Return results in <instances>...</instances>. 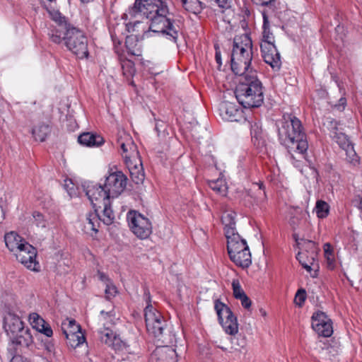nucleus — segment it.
Returning <instances> with one entry per match:
<instances>
[{"label":"nucleus","instance_id":"obj_1","mask_svg":"<svg viewBox=\"0 0 362 362\" xmlns=\"http://www.w3.org/2000/svg\"><path fill=\"white\" fill-rule=\"evenodd\" d=\"M169 9L163 0H135L125 16L130 18L141 17L150 21L149 30L169 35L176 42L177 31L173 28V21L169 18Z\"/></svg>","mask_w":362,"mask_h":362},{"label":"nucleus","instance_id":"obj_2","mask_svg":"<svg viewBox=\"0 0 362 362\" xmlns=\"http://www.w3.org/2000/svg\"><path fill=\"white\" fill-rule=\"evenodd\" d=\"M278 129L279 139L290 153L304 154L308 148L307 136L302 123L293 115H284Z\"/></svg>","mask_w":362,"mask_h":362},{"label":"nucleus","instance_id":"obj_3","mask_svg":"<svg viewBox=\"0 0 362 362\" xmlns=\"http://www.w3.org/2000/svg\"><path fill=\"white\" fill-rule=\"evenodd\" d=\"M144 297L147 303L144 309V317L148 333L158 344H172L176 342L175 334L171 331V327H168L160 313L151 304L148 290H144Z\"/></svg>","mask_w":362,"mask_h":362},{"label":"nucleus","instance_id":"obj_4","mask_svg":"<svg viewBox=\"0 0 362 362\" xmlns=\"http://www.w3.org/2000/svg\"><path fill=\"white\" fill-rule=\"evenodd\" d=\"M238 103L245 108L258 107L264 100L262 84L255 70L241 76L235 90Z\"/></svg>","mask_w":362,"mask_h":362},{"label":"nucleus","instance_id":"obj_5","mask_svg":"<svg viewBox=\"0 0 362 362\" xmlns=\"http://www.w3.org/2000/svg\"><path fill=\"white\" fill-rule=\"evenodd\" d=\"M51 41L55 44L64 42L67 49L80 59L89 56L88 38L81 29L74 25L66 30L55 31L52 34Z\"/></svg>","mask_w":362,"mask_h":362},{"label":"nucleus","instance_id":"obj_6","mask_svg":"<svg viewBox=\"0 0 362 362\" xmlns=\"http://www.w3.org/2000/svg\"><path fill=\"white\" fill-rule=\"evenodd\" d=\"M4 328L13 344L28 347L33 342V335L28 327L16 314L8 312L4 318Z\"/></svg>","mask_w":362,"mask_h":362},{"label":"nucleus","instance_id":"obj_7","mask_svg":"<svg viewBox=\"0 0 362 362\" xmlns=\"http://www.w3.org/2000/svg\"><path fill=\"white\" fill-rule=\"evenodd\" d=\"M263 31L260 42L262 57L264 62L269 64L274 71L281 67V55L274 45V36L269 30L268 18L263 13Z\"/></svg>","mask_w":362,"mask_h":362},{"label":"nucleus","instance_id":"obj_8","mask_svg":"<svg viewBox=\"0 0 362 362\" xmlns=\"http://www.w3.org/2000/svg\"><path fill=\"white\" fill-rule=\"evenodd\" d=\"M235 215L234 211H225L221 216L224 225L225 235L227 239V250L229 257L238 254L245 250H250L245 239L238 233L235 228Z\"/></svg>","mask_w":362,"mask_h":362},{"label":"nucleus","instance_id":"obj_9","mask_svg":"<svg viewBox=\"0 0 362 362\" xmlns=\"http://www.w3.org/2000/svg\"><path fill=\"white\" fill-rule=\"evenodd\" d=\"M94 211L87 215V221L94 232L98 231L100 222L107 226L111 225L115 220V214L111 208L110 199H106L100 204H93Z\"/></svg>","mask_w":362,"mask_h":362},{"label":"nucleus","instance_id":"obj_10","mask_svg":"<svg viewBox=\"0 0 362 362\" xmlns=\"http://www.w3.org/2000/svg\"><path fill=\"white\" fill-rule=\"evenodd\" d=\"M127 219L130 229L138 238L146 239L151 234V223L141 214L130 211L127 213Z\"/></svg>","mask_w":362,"mask_h":362},{"label":"nucleus","instance_id":"obj_11","mask_svg":"<svg viewBox=\"0 0 362 362\" xmlns=\"http://www.w3.org/2000/svg\"><path fill=\"white\" fill-rule=\"evenodd\" d=\"M214 308L216 311L219 323L225 332L230 335L235 334L238 331V320L230 308L219 300H216Z\"/></svg>","mask_w":362,"mask_h":362},{"label":"nucleus","instance_id":"obj_12","mask_svg":"<svg viewBox=\"0 0 362 362\" xmlns=\"http://www.w3.org/2000/svg\"><path fill=\"white\" fill-rule=\"evenodd\" d=\"M98 336L103 343L111 346L115 351L123 354L132 353L129 344L112 329L109 328L100 329L98 330Z\"/></svg>","mask_w":362,"mask_h":362},{"label":"nucleus","instance_id":"obj_13","mask_svg":"<svg viewBox=\"0 0 362 362\" xmlns=\"http://www.w3.org/2000/svg\"><path fill=\"white\" fill-rule=\"evenodd\" d=\"M82 187L93 206V204H100L111 197L105 185L86 181L83 183Z\"/></svg>","mask_w":362,"mask_h":362},{"label":"nucleus","instance_id":"obj_14","mask_svg":"<svg viewBox=\"0 0 362 362\" xmlns=\"http://www.w3.org/2000/svg\"><path fill=\"white\" fill-rule=\"evenodd\" d=\"M16 259L24 264L28 269L38 272L40 264L36 261L37 250L28 242H24V245L14 254Z\"/></svg>","mask_w":362,"mask_h":362},{"label":"nucleus","instance_id":"obj_15","mask_svg":"<svg viewBox=\"0 0 362 362\" xmlns=\"http://www.w3.org/2000/svg\"><path fill=\"white\" fill-rule=\"evenodd\" d=\"M127 178L123 173L117 170L110 173L106 177L104 185L111 197L114 198L117 197L124 190L127 186Z\"/></svg>","mask_w":362,"mask_h":362},{"label":"nucleus","instance_id":"obj_16","mask_svg":"<svg viewBox=\"0 0 362 362\" xmlns=\"http://www.w3.org/2000/svg\"><path fill=\"white\" fill-rule=\"evenodd\" d=\"M312 327L320 336L324 337H330L333 333L332 320L322 311L313 313Z\"/></svg>","mask_w":362,"mask_h":362},{"label":"nucleus","instance_id":"obj_17","mask_svg":"<svg viewBox=\"0 0 362 362\" xmlns=\"http://www.w3.org/2000/svg\"><path fill=\"white\" fill-rule=\"evenodd\" d=\"M177 354L175 350L168 344H158L157 347L151 353L148 362H177Z\"/></svg>","mask_w":362,"mask_h":362},{"label":"nucleus","instance_id":"obj_18","mask_svg":"<svg viewBox=\"0 0 362 362\" xmlns=\"http://www.w3.org/2000/svg\"><path fill=\"white\" fill-rule=\"evenodd\" d=\"M332 137L339 144L340 148L345 151L346 156V159L348 162L354 165L358 162L354 146L346 134L334 131V134H332Z\"/></svg>","mask_w":362,"mask_h":362},{"label":"nucleus","instance_id":"obj_19","mask_svg":"<svg viewBox=\"0 0 362 362\" xmlns=\"http://www.w3.org/2000/svg\"><path fill=\"white\" fill-rule=\"evenodd\" d=\"M253 55H237L231 56V69L233 72L241 76L250 72L252 69L250 68L251 62Z\"/></svg>","mask_w":362,"mask_h":362},{"label":"nucleus","instance_id":"obj_20","mask_svg":"<svg viewBox=\"0 0 362 362\" xmlns=\"http://www.w3.org/2000/svg\"><path fill=\"white\" fill-rule=\"evenodd\" d=\"M182 117L185 124V136L187 138L190 136L194 140H199L202 138L203 128L189 112H186Z\"/></svg>","mask_w":362,"mask_h":362},{"label":"nucleus","instance_id":"obj_21","mask_svg":"<svg viewBox=\"0 0 362 362\" xmlns=\"http://www.w3.org/2000/svg\"><path fill=\"white\" fill-rule=\"evenodd\" d=\"M45 8L49 13L51 18L57 23V26L52 29L48 33L50 40L52 34H55V31L60 32L62 30H66L73 25L68 21L67 18L59 12V10H55L51 6H45Z\"/></svg>","mask_w":362,"mask_h":362},{"label":"nucleus","instance_id":"obj_22","mask_svg":"<svg viewBox=\"0 0 362 362\" xmlns=\"http://www.w3.org/2000/svg\"><path fill=\"white\" fill-rule=\"evenodd\" d=\"M219 110L223 119L231 122L238 121L242 115V110L235 104L228 101L222 102Z\"/></svg>","mask_w":362,"mask_h":362},{"label":"nucleus","instance_id":"obj_23","mask_svg":"<svg viewBox=\"0 0 362 362\" xmlns=\"http://www.w3.org/2000/svg\"><path fill=\"white\" fill-rule=\"evenodd\" d=\"M81 145L87 147H99L105 142L104 139L99 134L93 132H83L78 136Z\"/></svg>","mask_w":362,"mask_h":362},{"label":"nucleus","instance_id":"obj_24","mask_svg":"<svg viewBox=\"0 0 362 362\" xmlns=\"http://www.w3.org/2000/svg\"><path fill=\"white\" fill-rule=\"evenodd\" d=\"M4 241L6 247L14 254L18 252L21 247L24 245V242H26L21 236L16 233L11 231L6 233L4 235Z\"/></svg>","mask_w":362,"mask_h":362},{"label":"nucleus","instance_id":"obj_25","mask_svg":"<svg viewBox=\"0 0 362 362\" xmlns=\"http://www.w3.org/2000/svg\"><path fill=\"white\" fill-rule=\"evenodd\" d=\"M230 259L237 266L242 268H247L252 263L251 253L250 250L240 252L238 254L233 255Z\"/></svg>","mask_w":362,"mask_h":362},{"label":"nucleus","instance_id":"obj_26","mask_svg":"<svg viewBox=\"0 0 362 362\" xmlns=\"http://www.w3.org/2000/svg\"><path fill=\"white\" fill-rule=\"evenodd\" d=\"M51 132V127L49 124L40 123L32 130V134L36 141H45Z\"/></svg>","mask_w":362,"mask_h":362},{"label":"nucleus","instance_id":"obj_27","mask_svg":"<svg viewBox=\"0 0 362 362\" xmlns=\"http://www.w3.org/2000/svg\"><path fill=\"white\" fill-rule=\"evenodd\" d=\"M129 170L131 178L135 184L139 185L144 182L145 174L141 160H139V165L136 164L134 166H129Z\"/></svg>","mask_w":362,"mask_h":362},{"label":"nucleus","instance_id":"obj_28","mask_svg":"<svg viewBox=\"0 0 362 362\" xmlns=\"http://www.w3.org/2000/svg\"><path fill=\"white\" fill-rule=\"evenodd\" d=\"M139 37L137 35H130L127 36L125 40V46L128 53L134 55L139 56L140 50L138 47Z\"/></svg>","mask_w":362,"mask_h":362},{"label":"nucleus","instance_id":"obj_29","mask_svg":"<svg viewBox=\"0 0 362 362\" xmlns=\"http://www.w3.org/2000/svg\"><path fill=\"white\" fill-rule=\"evenodd\" d=\"M182 7L187 11L194 14L199 13L203 8L202 3L199 0H182Z\"/></svg>","mask_w":362,"mask_h":362},{"label":"nucleus","instance_id":"obj_30","mask_svg":"<svg viewBox=\"0 0 362 362\" xmlns=\"http://www.w3.org/2000/svg\"><path fill=\"white\" fill-rule=\"evenodd\" d=\"M237 45H238V48H252V42L247 34L236 35L233 39V46L237 47Z\"/></svg>","mask_w":362,"mask_h":362},{"label":"nucleus","instance_id":"obj_31","mask_svg":"<svg viewBox=\"0 0 362 362\" xmlns=\"http://www.w3.org/2000/svg\"><path fill=\"white\" fill-rule=\"evenodd\" d=\"M315 211L318 218H325L329 214V206L326 202L323 200H318L316 202Z\"/></svg>","mask_w":362,"mask_h":362},{"label":"nucleus","instance_id":"obj_32","mask_svg":"<svg viewBox=\"0 0 362 362\" xmlns=\"http://www.w3.org/2000/svg\"><path fill=\"white\" fill-rule=\"evenodd\" d=\"M28 319L30 325L37 332L39 331L40 328H41V326L45 323V320L36 313L30 314Z\"/></svg>","mask_w":362,"mask_h":362},{"label":"nucleus","instance_id":"obj_33","mask_svg":"<svg viewBox=\"0 0 362 362\" xmlns=\"http://www.w3.org/2000/svg\"><path fill=\"white\" fill-rule=\"evenodd\" d=\"M302 255L303 254L301 253H298V256H297V259H299V262L300 263V264L302 265V267L305 269L308 272H310L312 270V266H316V268H318V265L317 264H315V257H317V254H315L313 255L310 259H311V262H310L309 263H307V262H303L301 260V257H302ZM317 272V269H315V272Z\"/></svg>","mask_w":362,"mask_h":362},{"label":"nucleus","instance_id":"obj_34","mask_svg":"<svg viewBox=\"0 0 362 362\" xmlns=\"http://www.w3.org/2000/svg\"><path fill=\"white\" fill-rule=\"evenodd\" d=\"M305 299H306L305 290L304 288L298 289L295 296V298H294V301H295L296 304L297 305H298L299 307H301L304 304Z\"/></svg>","mask_w":362,"mask_h":362},{"label":"nucleus","instance_id":"obj_35","mask_svg":"<svg viewBox=\"0 0 362 362\" xmlns=\"http://www.w3.org/2000/svg\"><path fill=\"white\" fill-rule=\"evenodd\" d=\"M233 296L236 299L240 298L245 293L242 289L238 280H233L232 283Z\"/></svg>","mask_w":362,"mask_h":362},{"label":"nucleus","instance_id":"obj_36","mask_svg":"<svg viewBox=\"0 0 362 362\" xmlns=\"http://www.w3.org/2000/svg\"><path fill=\"white\" fill-rule=\"evenodd\" d=\"M247 53L249 55H253L252 48H238V45L237 47L233 46L231 56L246 55Z\"/></svg>","mask_w":362,"mask_h":362},{"label":"nucleus","instance_id":"obj_37","mask_svg":"<svg viewBox=\"0 0 362 362\" xmlns=\"http://www.w3.org/2000/svg\"><path fill=\"white\" fill-rule=\"evenodd\" d=\"M33 216L35 219V224L37 227L45 228L47 226V221L44 218V216L38 212L35 211L33 214Z\"/></svg>","mask_w":362,"mask_h":362},{"label":"nucleus","instance_id":"obj_38","mask_svg":"<svg viewBox=\"0 0 362 362\" xmlns=\"http://www.w3.org/2000/svg\"><path fill=\"white\" fill-rule=\"evenodd\" d=\"M62 329L63 334H64L65 338L67 339L68 346H71L70 342L76 343V339L78 337L77 332L70 331V332H67V331L65 330L64 327H62Z\"/></svg>","mask_w":362,"mask_h":362},{"label":"nucleus","instance_id":"obj_39","mask_svg":"<svg viewBox=\"0 0 362 362\" xmlns=\"http://www.w3.org/2000/svg\"><path fill=\"white\" fill-rule=\"evenodd\" d=\"M42 344L43 349L49 354H54L55 351L54 344L52 340L49 339H46L45 340H42Z\"/></svg>","mask_w":362,"mask_h":362},{"label":"nucleus","instance_id":"obj_40","mask_svg":"<svg viewBox=\"0 0 362 362\" xmlns=\"http://www.w3.org/2000/svg\"><path fill=\"white\" fill-rule=\"evenodd\" d=\"M38 332L45 334L47 337H51L53 334V331L48 322L45 321V325L41 326Z\"/></svg>","mask_w":362,"mask_h":362},{"label":"nucleus","instance_id":"obj_41","mask_svg":"<svg viewBox=\"0 0 362 362\" xmlns=\"http://www.w3.org/2000/svg\"><path fill=\"white\" fill-rule=\"evenodd\" d=\"M105 294L107 298H110L111 296H115L117 293L116 287L111 284V282L106 284Z\"/></svg>","mask_w":362,"mask_h":362},{"label":"nucleus","instance_id":"obj_42","mask_svg":"<svg viewBox=\"0 0 362 362\" xmlns=\"http://www.w3.org/2000/svg\"><path fill=\"white\" fill-rule=\"evenodd\" d=\"M210 187L215 192L218 193H224L225 192V187L224 186H222L221 184H219V181H215L209 182Z\"/></svg>","mask_w":362,"mask_h":362},{"label":"nucleus","instance_id":"obj_43","mask_svg":"<svg viewBox=\"0 0 362 362\" xmlns=\"http://www.w3.org/2000/svg\"><path fill=\"white\" fill-rule=\"evenodd\" d=\"M165 124L163 121H158L155 125V130L157 132L158 136L161 134L165 135Z\"/></svg>","mask_w":362,"mask_h":362},{"label":"nucleus","instance_id":"obj_44","mask_svg":"<svg viewBox=\"0 0 362 362\" xmlns=\"http://www.w3.org/2000/svg\"><path fill=\"white\" fill-rule=\"evenodd\" d=\"M77 335L78 337L76 339V343L70 342L71 346L73 348H76L86 341V338L84 337V336L83 335L80 330L77 332Z\"/></svg>","mask_w":362,"mask_h":362},{"label":"nucleus","instance_id":"obj_45","mask_svg":"<svg viewBox=\"0 0 362 362\" xmlns=\"http://www.w3.org/2000/svg\"><path fill=\"white\" fill-rule=\"evenodd\" d=\"M216 3L219 7L222 8H228L230 7L231 0H210Z\"/></svg>","mask_w":362,"mask_h":362},{"label":"nucleus","instance_id":"obj_46","mask_svg":"<svg viewBox=\"0 0 362 362\" xmlns=\"http://www.w3.org/2000/svg\"><path fill=\"white\" fill-rule=\"evenodd\" d=\"M238 299L240 300L243 307L245 309L248 310L251 307L252 301L246 294Z\"/></svg>","mask_w":362,"mask_h":362},{"label":"nucleus","instance_id":"obj_47","mask_svg":"<svg viewBox=\"0 0 362 362\" xmlns=\"http://www.w3.org/2000/svg\"><path fill=\"white\" fill-rule=\"evenodd\" d=\"M328 122V128L330 129V134L331 135L334 134V132H337V124L338 122L337 120L334 119H331L327 120Z\"/></svg>","mask_w":362,"mask_h":362},{"label":"nucleus","instance_id":"obj_48","mask_svg":"<svg viewBox=\"0 0 362 362\" xmlns=\"http://www.w3.org/2000/svg\"><path fill=\"white\" fill-rule=\"evenodd\" d=\"M323 247H324L325 255L327 257V260L329 261V255H332L333 253L332 245H330V243H327L324 245Z\"/></svg>","mask_w":362,"mask_h":362},{"label":"nucleus","instance_id":"obj_49","mask_svg":"<svg viewBox=\"0 0 362 362\" xmlns=\"http://www.w3.org/2000/svg\"><path fill=\"white\" fill-rule=\"evenodd\" d=\"M69 326L72 329L71 331L78 332L81 329V327L79 325H77L74 320H71L69 322Z\"/></svg>","mask_w":362,"mask_h":362},{"label":"nucleus","instance_id":"obj_50","mask_svg":"<svg viewBox=\"0 0 362 362\" xmlns=\"http://www.w3.org/2000/svg\"><path fill=\"white\" fill-rule=\"evenodd\" d=\"M10 362H30L27 358L22 357L20 355L14 356Z\"/></svg>","mask_w":362,"mask_h":362},{"label":"nucleus","instance_id":"obj_51","mask_svg":"<svg viewBox=\"0 0 362 362\" xmlns=\"http://www.w3.org/2000/svg\"><path fill=\"white\" fill-rule=\"evenodd\" d=\"M98 274L100 280H101L102 281L105 282L106 284L110 282V279L108 278V276L105 273H103V272H102L100 271H98Z\"/></svg>","mask_w":362,"mask_h":362},{"label":"nucleus","instance_id":"obj_52","mask_svg":"<svg viewBox=\"0 0 362 362\" xmlns=\"http://www.w3.org/2000/svg\"><path fill=\"white\" fill-rule=\"evenodd\" d=\"M256 4L262 5V6H272V3L275 1V0H255Z\"/></svg>","mask_w":362,"mask_h":362},{"label":"nucleus","instance_id":"obj_53","mask_svg":"<svg viewBox=\"0 0 362 362\" xmlns=\"http://www.w3.org/2000/svg\"><path fill=\"white\" fill-rule=\"evenodd\" d=\"M139 23H140V22L139 21H135L133 24L131 23H127V28L128 32H130L131 30L132 31H134V27H136Z\"/></svg>","mask_w":362,"mask_h":362},{"label":"nucleus","instance_id":"obj_54","mask_svg":"<svg viewBox=\"0 0 362 362\" xmlns=\"http://www.w3.org/2000/svg\"><path fill=\"white\" fill-rule=\"evenodd\" d=\"M346 103V100L344 98H341L339 100V104L336 105L339 108L340 106H341L343 108L344 107Z\"/></svg>","mask_w":362,"mask_h":362},{"label":"nucleus","instance_id":"obj_55","mask_svg":"<svg viewBox=\"0 0 362 362\" xmlns=\"http://www.w3.org/2000/svg\"><path fill=\"white\" fill-rule=\"evenodd\" d=\"M215 58H216V61L217 62V64H218L219 66L221 65V53L219 52H216V55H215Z\"/></svg>","mask_w":362,"mask_h":362},{"label":"nucleus","instance_id":"obj_56","mask_svg":"<svg viewBox=\"0 0 362 362\" xmlns=\"http://www.w3.org/2000/svg\"><path fill=\"white\" fill-rule=\"evenodd\" d=\"M120 147H121V149L122 150L123 153H127L128 148H127V146L125 144H124V143L121 144Z\"/></svg>","mask_w":362,"mask_h":362},{"label":"nucleus","instance_id":"obj_57","mask_svg":"<svg viewBox=\"0 0 362 362\" xmlns=\"http://www.w3.org/2000/svg\"><path fill=\"white\" fill-rule=\"evenodd\" d=\"M251 134H252V137H256L257 139H258V134L256 132V130L253 129V128L252 129Z\"/></svg>","mask_w":362,"mask_h":362},{"label":"nucleus","instance_id":"obj_58","mask_svg":"<svg viewBox=\"0 0 362 362\" xmlns=\"http://www.w3.org/2000/svg\"><path fill=\"white\" fill-rule=\"evenodd\" d=\"M332 349V348L330 346H326V348H324L322 350H323L324 354H327L328 352H330L329 349Z\"/></svg>","mask_w":362,"mask_h":362},{"label":"nucleus","instance_id":"obj_59","mask_svg":"<svg viewBox=\"0 0 362 362\" xmlns=\"http://www.w3.org/2000/svg\"><path fill=\"white\" fill-rule=\"evenodd\" d=\"M259 311L263 316L266 315V312L264 310L260 309Z\"/></svg>","mask_w":362,"mask_h":362},{"label":"nucleus","instance_id":"obj_60","mask_svg":"<svg viewBox=\"0 0 362 362\" xmlns=\"http://www.w3.org/2000/svg\"><path fill=\"white\" fill-rule=\"evenodd\" d=\"M93 0H81L82 3H89L93 1Z\"/></svg>","mask_w":362,"mask_h":362},{"label":"nucleus","instance_id":"obj_61","mask_svg":"<svg viewBox=\"0 0 362 362\" xmlns=\"http://www.w3.org/2000/svg\"><path fill=\"white\" fill-rule=\"evenodd\" d=\"M131 69L132 71H130V74H132L134 72V69H133V64L131 65Z\"/></svg>","mask_w":362,"mask_h":362},{"label":"nucleus","instance_id":"obj_62","mask_svg":"<svg viewBox=\"0 0 362 362\" xmlns=\"http://www.w3.org/2000/svg\"><path fill=\"white\" fill-rule=\"evenodd\" d=\"M48 1H49V2H51V3H52V2L56 3V1H57V0H48Z\"/></svg>","mask_w":362,"mask_h":362},{"label":"nucleus","instance_id":"obj_63","mask_svg":"<svg viewBox=\"0 0 362 362\" xmlns=\"http://www.w3.org/2000/svg\"><path fill=\"white\" fill-rule=\"evenodd\" d=\"M124 158H125V159H128V158H130V156H128L127 155H126V156H124Z\"/></svg>","mask_w":362,"mask_h":362},{"label":"nucleus","instance_id":"obj_64","mask_svg":"<svg viewBox=\"0 0 362 362\" xmlns=\"http://www.w3.org/2000/svg\"><path fill=\"white\" fill-rule=\"evenodd\" d=\"M105 311H104V310H102V311L100 312V314H101V315H103V314H105Z\"/></svg>","mask_w":362,"mask_h":362}]
</instances>
